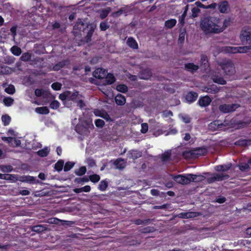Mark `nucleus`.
<instances>
[{
	"label": "nucleus",
	"mask_w": 251,
	"mask_h": 251,
	"mask_svg": "<svg viewBox=\"0 0 251 251\" xmlns=\"http://www.w3.org/2000/svg\"><path fill=\"white\" fill-rule=\"evenodd\" d=\"M95 28L94 25L78 19L74 26L73 32L75 36H81L83 34L86 33L84 40L88 43L91 41Z\"/></svg>",
	"instance_id": "1"
},
{
	"label": "nucleus",
	"mask_w": 251,
	"mask_h": 251,
	"mask_svg": "<svg viewBox=\"0 0 251 251\" xmlns=\"http://www.w3.org/2000/svg\"><path fill=\"white\" fill-rule=\"evenodd\" d=\"M220 18L209 16L203 19L201 23V27L205 33L218 34L222 32Z\"/></svg>",
	"instance_id": "2"
},
{
	"label": "nucleus",
	"mask_w": 251,
	"mask_h": 251,
	"mask_svg": "<svg viewBox=\"0 0 251 251\" xmlns=\"http://www.w3.org/2000/svg\"><path fill=\"white\" fill-rule=\"evenodd\" d=\"M224 71L226 78L233 76L235 73L234 64L231 60H228L221 62L219 64Z\"/></svg>",
	"instance_id": "3"
},
{
	"label": "nucleus",
	"mask_w": 251,
	"mask_h": 251,
	"mask_svg": "<svg viewBox=\"0 0 251 251\" xmlns=\"http://www.w3.org/2000/svg\"><path fill=\"white\" fill-rule=\"evenodd\" d=\"M250 50H251V45L237 47L225 46L222 48V51L228 53H246Z\"/></svg>",
	"instance_id": "4"
},
{
	"label": "nucleus",
	"mask_w": 251,
	"mask_h": 251,
	"mask_svg": "<svg viewBox=\"0 0 251 251\" xmlns=\"http://www.w3.org/2000/svg\"><path fill=\"white\" fill-rule=\"evenodd\" d=\"M239 37L243 44L251 45V27L248 26L243 27Z\"/></svg>",
	"instance_id": "5"
},
{
	"label": "nucleus",
	"mask_w": 251,
	"mask_h": 251,
	"mask_svg": "<svg viewBox=\"0 0 251 251\" xmlns=\"http://www.w3.org/2000/svg\"><path fill=\"white\" fill-rule=\"evenodd\" d=\"M188 174L186 175H178L174 177V180L179 184L186 185L189 184L191 181V176Z\"/></svg>",
	"instance_id": "6"
},
{
	"label": "nucleus",
	"mask_w": 251,
	"mask_h": 251,
	"mask_svg": "<svg viewBox=\"0 0 251 251\" xmlns=\"http://www.w3.org/2000/svg\"><path fill=\"white\" fill-rule=\"evenodd\" d=\"M85 125L82 124H78L75 126V131L79 134L81 135H87L89 132L88 124L85 122Z\"/></svg>",
	"instance_id": "7"
},
{
	"label": "nucleus",
	"mask_w": 251,
	"mask_h": 251,
	"mask_svg": "<svg viewBox=\"0 0 251 251\" xmlns=\"http://www.w3.org/2000/svg\"><path fill=\"white\" fill-rule=\"evenodd\" d=\"M229 177V176L228 175L214 174L213 176L207 178V182L208 184H211L215 181L228 179Z\"/></svg>",
	"instance_id": "8"
},
{
	"label": "nucleus",
	"mask_w": 251,
	"mask_h": 251,
	"mask_svg": "<svg viewBox=\"0 0 251 251\" xmlns=\"http://www.w3.org/2000/svg\"><path fill=\"white\" fill-rule=\"evenodd\" d=\"M236 105L234 104H224L219 106V110L224 113H227L232 112L235 110Z\"/></svg>",
	"instance_id": "9"
},
{
	"label": "nucleus",
	"mask_w": 251,
	"mask_h": 251,
	"mask_svg": "<svg viewBox=\"0 0 251 251\" xmlns=\"http://www.w3.org/2000/svg\"><path fill=\"white\" fill-rule=\"evenodd\" d=\"M107 71L105 69L99 68L96 69L93 72V75L94 77L100 79L105 77L106 75Z\"/></svg>",
	"instance_id": "10"
},
{
	"label": "nucleus",
	"mask_w": 251,
	"mask_h": 251,
	"mask_svg": "<svg viewBox=\"0 0 251 251\" xmlns=\"http://www.w3.org/2000/svg\"><path fill=\"white\" fill-rule=\"evenodd\" d=\"M218 9L222 13H227L230 11V7L228 2L226 0L220 2L218 4Z\"/></svg>",
	"instance_id": "11"
},
{
	"label": "nucleus",
	"mask_w": 251,
	"mask_h": 251,
	"mask_svg": "<svg viewBox=\"0 0 251 251\" xmlns=\"http://www.w3.org/2000/svg\"><path fill=\"white\" fill-rule=\"evenodd\" d=\"M212 101L211 99L209 96L206 95L200 98L198 100V104L201 107H206L208 106Z\"/></svg>",
	"instance_id": "12"
},
{
	"label": "nucleus",
	"mask_w": 251,
	"mask_h": 251,
	"mask_svg": "<svg viewBox=\"0 0 251 251\" xmlns=\"http://www.w3.org/2000/svg\"><path fill=\"white\" fill-rule=\"evenodd\" d=\"M70 63L69 59L63 60L56 63L52 67V70L55 71H58L65 66L69 65Z\"/></svg>",
	"instance_id": "13"
},
{
	"label": "nucleus",
	"mask_w": 251,
	"mask_h": 251,
	"mask_svg": "<svg viewBox=\"0 0 251 251\" xmlns=\"http://www.w3.org/2000/svg\"><path fill=\"white\" fill-rule=\"evenodd\" d=\"M193 151H194L195 158H198L201 156H204L207 153V150L204 147L196 148L193 149Z\"/></svg>",
	"instance_id": "14"
},
{
	"label": "nucleus",
	"mask_w": 251,
	"mask_h": 251,
	"mask_svg": "<svg viewBox=\"0 0 251 251\" xmlns=\"http://www.w3.org/2000/svg\"><path fill=\"white\" fill-rule=\"evenodd\" d=\"M211 78L215 83L219 84L225 85L226 83V80L219 74H213Z\"/></svg>",
	"instance_id": "15"
},
{
	"label": "nucleus",
	"mask_w": 251,
	"mask_h": 251,
	"mask_svg": "<svg viewBox=\"0 0 251 251\" xmlns=\"http://www.w3.org/2000/svg\"><path fill=\"white\" fill-rule=\"evenodd\" d=\"M127 156L129 159L135 160L141 156V153L137 150H131L127 152Z\"/></svg>",
	"instance_id": "16"
},
{
	"label": "nucleus",
	"mask_w": 251,
	"mask_h": 251,
	"mask_svg": "<svg viewBox=\"0 0 251 251\" xmlns=\"http://www.w3.org/2000/svg\"><path fill=\"white\" fill-rule=\"evenodd\" d=\"M198 215V213L196 212H187L180 213L178 217L182 219H189L196 217Z\"/></svg>",
	"instance_id": "17"
},
{
	"label": "nucleus",
	"mask_w": 251,
	"mask_h": 251,
	"mask_svg": "<svg viewBox=\"0 0 251 251\" xmlns=\"http://www.w3.org/2000/svg\"><path fill=\"white\" fill-rule=\"evenodd\" d=\"M199 68L197 65L194 64L193 63H188L184 65V69L188 72L194 73L196 72Z\"/></svg>",
	"instance_id": "18"
},
{
	"label": "nucleus",
	"mask_w": 251,
	"mask_h": 251,
	"mask_svg": "<svg viewBox=\"0 0 251 251\" xmlns=\"http://www.w3.org/2000/svg\"><path fill=\"white\" fill-rule=\"evenodd\" d=\"M198 94L195 92L190 91L186 95L185 99L189 102H194L198 98Z\"/></svg>",
	"instance_id": "19"
},
{
	"label": "nucleus",
	"mask_w": 251,
	"mask_h": 251,
	"mask_svg": "<svg viewBox=\"0 0 251 251\" xmlns=\"http://www.w3.org/2000/svg\"><path fill=\"white\" fill-rule=\"evenodd\" d=\"M48 229L47 227V225H37L33 226H32L31 227V229L32 231L37 232V233H41L47 230Z\"/></svg>",
	"instance_id": "20"
},
{
	"label": "nucleus",
	"mask_w": 251,
	"mask_h": 251,
	"mask_svg": "<svg viewBox=\"0 0 251 251\" xmlns=\"http://www.w3.org/2000/svg\"><path fill=\"white\" fill-rule=\"evenodd\" d=\"M115 100L117 105L121 106L124 105L126 102L125 97L121 94H118L116 96Z\"/></svg>",
	"instance_id": "21"
},
{
	"label": "nucleus",
	"mask_w": 251,
	"mask_h": 251,
	"mask_svg": "<svg viewBox=\"0 0 251 251\" xmlns=\"http://www.w3.org/2000/svg\"><path fill=\"white\" fill-rule=\"evenodd\" d=\"M189 176H191L192 182H199L203 181L205 179V176L201 175H194L189 174Z\"/></svg>",
	"instance_id": "22"
},
{
	"label": "nucleus",
	"mask_w": 251,
	"mask_h": 251,
	"mask_svg": "<svg viewBox=\"0 0 251 251\" xmlns=\"http://www.w3.org/2000/svg\"><path fill=\"white\" fill-rule=\"evenodd\" d=\"M127 45L133 49H137L138 45L136 40L132 37H129L126 41Z\"/></svg>",
	"instance_id": "23"
},
{
	"label": "nucleus",
	"mask_w": 251,
	"mask_h": 251,
	"mask_svg": "<svg viewBox=\"0 0 251 251\" xmlns=\"http://www.w3.org/2000/svg\"><path fill=\"white\" fill-rule=\"evenodd\" d=\"M36 96L39 97L43 96L44 98H47L49 95V93L43 89H36L34 91Z\"/></svg>",
	"instance_id": "24"
},
{
	"label": "nucleus",
	"mask_w": 251,
	"mask_h": 251,
	"mask_svg": "<svg viewBox=\"0 0 251 251\" xmlns=\"http://www.w3.org/2000/svg\"><path fill=\"white\" fill-rule=\"evenodd\" d=\"M114 165L116 166V168L118 169H123L126 166L124 160L122 158H118L114 162Z\"/></svg>",
	"instance_id": "25"
},
{
	"label": "nucleus",
	"mask_w": 251,
	"mask_h": 251,
	"mask_svg": "<svg viewBox=\"0 0 251 251\" xmlns=\"http://www.w3.org/2000/svg\"><path fill=\"white\" fill-rule=\"evenodd\" d=\"M182 156L186 159H195V156L194 155L193 150L185 151L182 153Z\"/></svg>",
	"instance_id": "26"
},
{
	"label": "nucleus",
	"mask_w": 251,
	"mask_h": 251,
	"mask_svg": "<svg viewBox=\"0 0 251 251\" xmlns=\"http://www.w3.org/2000/svg\"><path fill=\"white\" fill-rule=\"evenodd\" d=\"M106 84L107 85H111L116 81V78L112 74H106L105 76Z\"/></svg>",
	"instance_id": "27"
},
{
	"label": "nucleus",
	"mask_w": 251,
	"mask_h": 251,
	"mask_svg": "<svg viewBox=\"0 0 251 251\" xmlns=\"http://www.w3.org/2000/svg\"><path fill=\"white\" fill-rule=\"evenodd\" d=\"M231 166V164L218 165L215 167V169L218 172H226L230 168Z\"/></svg>",
	"instance_id": "28"
},
{
	"label": "nucleus",
	"mask_w": 251,
	"mask_h": 251,
	"mask_svg": "<svg viewBox=\"0 0 251 251\" xmlns=\"http://www.w3.org/2000/svg\"><path fill=\"white\" fill-rule=\"evenodd\" d=\"M35 111L40 114H48L50 112L49 108L47 106L38 107L35 108Z\"/></svg>",
	"instance_id": "29"
},
{
	"label": "nucleus",
	"mask_w": 251,
	"mask_h": 251,
	"mask_svg": "<svg viewBox=\"0 0 251 251\" xmlns=\"http://www.w3.org/2000/svg\"><path fill=\"white\" fill-rule=\"evenodd\" d=\"M151 72L148 69H145L141 73V78L148 79L151 75Z\"/></svg>",
	"instance_id": "30"
},
{
	"label": "nucleus",
	"mask_w": 251,
	"mask_h": 251,
	"mask_svg": "<svg viewBox=\"0 0 251 251\" xmlns=\"http://www.w3.org/2000/svg\"><path fill=\"white\" fill-rule=\"evenodd\" d=\"M250 140L240 139L235 142V144L239 146H247L250 144Z\"/></svg>",
	"instance_id": "31"
},
{
	"label": "nucleus",
	"mask_w": 251,
	"mask_h": 251,
	"mask_svg": "<svg viewBox=\"0 0 251 251\" xmlns=\"http://www.w3.org/2000/svg\"><path fill=\"white\" fill-rule=\"evenodd\" d=\"M176 20L175 19H171L167 20L165 23V25L166 27L172 28L176 25Z\"/></svg>",
	"instance_id": "32"
},
{
	"label": "nucleus",
	"mask_w": 251,
	"mask_h": 251,
	"mask_svg": "<svg viewBox=\"0 0 251 251\" xmlns=\"http://www.w3.org/2000/svg\"><path fill=\"white\" fill-rule=\"evenodd\" d=\"M108 183L106 180H101L99 183L98 189L101 191H104L108 187Z\"/></svg>",
	"instance_id": "33"
},
{
	"label": "nucleus",
	"mask_w": 251,
	"mask_h": 251,
	"mask_svg": "<svg viewBox=\"0 0 251 251\" xmlns=\"http://www.w3.org/2000/svg\"><path fill=\"white\" fill-rule=\"evenodd\" d=\"M220 23H221V27L222 28V32L230 25V20L225 19L223 20L222 19L220 18Z\"/></svg>",
	"instance_id": "34"
},
{
	"label": "nucleus",
	"mask_w": 251,
	"mask_h": 251,
	"mask_svg": "<svg viewBox=\"0 0 251 251\" xmlns=\"http://www.w3.org/2000/svg\"><path fill=\"white\" fill-rule=\"evenodd\" d=\"M64 162L63 160H59L54 165V169L58 172L62 170Z\"/></svg>",
	"instance_id": "35"
},
{
	"label": "nucleus",
	"mask_w": 251,
	"mask_h": 251,
	"mask_svg": "<svg viewBox=\"0 0 251 251\" xmlns=\"http://www.w3.org/2000/svg\"><path fill=\"white\" fill-rule=\"evenodd\" d=\"M186 35V30L185 29H181L180 28L179 33V36H178V42L179 43H182L184 41L185 37Z\"/></svg>",
	"instance_id": "36"
},
{
	"label": "nucleus",
	"mask_w": 251,
	"mask_h": 251,
	"mask_svg": "<svg viewBox=\"0 0 251 251\" xmlns=\"http://www.w3.org/2000/svg\"><path fill=\"white\" fill-rule=\"evenodd\" d=\"M10 50L12 54L16 56H19L22 53L21 48L16 46H13Z\"/></svg>",
	"instance_id": "37"
},
{
	"label": "nucleus",
	"mask_w": 251,
	"mask_h": 251,
	"mask_svg": "<svg viewBox=\"0 0 251 251\" xmlns=\"http://www.w3.org/2000/svg\"><path fill=\"white\" fill-rule=\"evenodd\" d=\"M1 120L3 122V125L4 126H7L9 125L11 121V118L8 115L5 114L2 116Z\"/></svg>",
	"instance_id": "38"
},
{
	"label": "nucleus",
	"mask_w": 251,
	"mask_h": 251,
	"mask_svg": "<svg viewBox=\"0 0 251 251\" xmlns=\"http://www.w3.org/2000/svg\"><path fill=\"white\" fill-rule=\"evenodd\" d=\"M87 171L85 166H81L78 169L76 170L75 172V174L78 176H82L84 175Z\"/></svg>",
	"instance_id": "39"
},
{
	"label": "nucleus",
	"mask_w": 251,
	"mask_h": 251,
	"mask_svg": "<svg viewBox=\"0 0 251 251\" xmlns=\"http://www.w3.org/2000/svg\"><path fill=\"white\" fill-rule=\"evenodd\" d=\"M69 94H68V100H73L75 101L76 100V99L77 98V96L78 95V91H75L74 92H72L71 91H69Z\"/></svg>",
	"instance_id": "40"
},
{
	"label": "nucleus",
	"mask_w": 251,
	"mask_h": 251,
	"mask_svg": "<svg viewBox=\"0 0 251 251\" xmlns=\"http://www.w3.org/2000/svg\"><path fill=\"white\" fill-rule=\"evenodd\" d=\"M155 228L153 226H147L141 228L140 231L143 233H149L155 231Z\"/></svg>",
	"instance_id": "41"
},
{
	"label": "nucleus",
	"mask_w": 251,
	"mask_h": 251,
	"mask_svg": "<svg viewBox=\"0 0 251 251\" xmlns=\"http://www.w3.org/2000/svg\"><path fill=\"white\" fill-rule=\"evenodd\" d=\"M4 105L7 107L11 106L14 103V99L11 97H5L3 100Z\"/></svg>",
	"instance_id": "42"
},
{
	"label": "nucleus",
	"mask_w": 251,
	"mask_h": 251,
	"mask_svg": "<svg viewBox=\"0 0 251 251\" xmlns=\"http://www.w3.org/2000/svg\"><path fill=\"white\" fill-rule=\"evenodd\" d=\"M116 90L120 92L125 93L128 91V87L125 84H119L116 86Z\"/></svg>",
	"instance_id": "43"
},
{
	"label": "nucleus",
	"mask_w": 251,
	"mask_h": 251,
	"mask_svg": "<svg viewBox=\"0 0 251 251\" xmlns=\"http://www.w3.org/2000/svg\"><path fill=\"white\" fill-rule=\"evenodd\" d=\"M31 58V54L30 53L25 52L22 54V55L20 57V59L22 61L27 62V61L30 60Z\"/></svg>",
	"instance_id": "44"
},
{
	"label": "nucleus",
	"mask_w": 251,
	"mask_h": 251,
	"mask_svg": "<svg viewBox=\"0 0 251 251\" xmlns=\"http://www.w3.org/2000/svg\"><path fill=\"white\" fill-rule=\"evenodd\" d=\"M219 89L216 86L214 85L210 86L209 87L207 88L206 92L212 94H216L219 92Z\"/></svg>",
	"instance_id": "45"
},
{
	"label": "nucleus",
	"mask_w": 251,
	"mask_h": 251,
	"mask_svg": "<svg viewBox=\"0 0 251 251\" xmlns=\"http://www.w3.org/2000/svg\"><path fill=\"white\" fill-rule=\"evenodd\" d=\"M49 26L51 27L52 30L58 29L61 27V23L60 22L56 21L50 23Z\"/></svg>",
	"instance_id": "46"
},
{
	"label": "nucleus",
	"mask_w": 251,
	"mask_h": 251,
	"mask_svg": "<svg viewBox=\"0 0 251 251\" xmlns=\"http://www.w3.org/2000/svg\"><path fill=\"white\" fill-rule=\"evenodd\" d=\"M49 151L47 148L41 149L37 151V154L41 157H46L49 154Z\"/></svg>",
	"instance_id": "47"
},
{
	"label": "nucleus",
	"mask_w": 251,
	"mask_h": 251,
	"mask_svg": "<svg viewBox=\"0 0 251 251\" xmlns=\"http://www.w3.org/2000/svg\"><path fill=\"white\" fill-rule=\"evenodd\" d=\"M151 220L150 219L141 220V219H137L135 220L134 222L137 225H141L144 224H148L150 223Z\"/></svg>",
	"instance_id": "48"
},
{
	"label": "nucleus",
	"mask_w": 251,
	"mask_h": 251,
	"mask_svg": "<svg viewBox=\"0 0 251 251\" xmlns=\"http://www.w3.org/2000/svg\"><path fill=\"white\" fill-rule=\"evenodd\" d=\"M89 180H90L91 182L93 183H97L100 180V176L99 175L97 174H94L89 176Z\"/></svg>",
	"instance_id": "49"
},
{
	"label": "nucleus",
	"mask_w": 251,
	"mask_h": 251,
	"mask_svg": "<svg viewBox=\"0 0 251 251\" xmlns=\"http://www.w3.org/2000/svg\"><path fill=\"white\" fill-rule=\"evenodd\" d=\"M75 163L73 162L68 161L67 162L64 167V171L68 172L70 171L75 165Z\"/></svg>",
	"instance_id": "50"
},
{
	"label": "nucleus",
	"mask_w": 251,
	"mask_h": 251,
	"mask_svg": "<svg viewBox=\"0 0 251 251\" xmlns=\"http://www.w3.org/2000/svg\"><path fill=\"white\" fill-rule=\"evenodd\" d=\"M1 170L4 173H9L13 171V167L11 165H1Z\"/></svg>",
	"instance_id": "51"
},
{
	"label": "nucleus",
	"mask_w": 251,
	"mask_h": 251,
	"mask_svg": "<svg viewBox=\"0 0 251 251\" xmlns=\"http://www.w3.org/2000/svg\"><path fill=\"white\" fill-rule=\"evenodd\" d=\"M74 181L76 183L81 184L82 183L88 182L89 178L86 176L83 177H76Z\"/></svg>",
	"instance_id": "52"
},
{
	"label": "nucleus",
	"mask_w": 251,
	"mask_h": 251,
	"mask_svg": "<svg viewBox=\"0 0 251 251\" xmlns=\"http://www.w3.org/2000/svg\"><path fill=\"white\" fill-rule=\"evenodd\" d=\"M171 152L167 151L163 153L161 155V160L163 162L168 161L171 157Z\"/></svg>",
	"instance_id": "53"
},
{
	"label": "nucleus",
	"mask_w": 251,
	"mask_h": 251,
	"mask_svg": "<svg viewBox=\"0 0 251 251\" xmlns=\"http://www.w3.org/2000/svg\"><path fill=\"white\" fill-rule=\"evenodd\" d=\"M192 17L193 18H196L199 16V14L201 13V10L198 7H193L192 10Z\"/></svg>",
	"instance_id": "54"
},
{
	"label": "nucleus",
	"mask_w": 251,
	"mask_h": 251,
	"mask_svg": "<svg viewBox=\"0 0 251 251\" xmlns=\"http://www.w3.org/2000/svg\"><path fill=\"white\" fill-rule=\"evenodd\" d=\"M60 103L58 101L56 100H53L52 101L50 104V107L52 109H57L59 108Z\"/></svg>",
	"instance_id": "55"
},
{
	"label": "nucleus",
	"mask_w": 251,
	"mask_h": 251,
	"mask_svg": "<svg viewBox=\"0 0 251 251\" xmlns=\"http://www.w3.org/2000/svg\"><path fill=\"white\" fill-rule=\"evenodd\" d=\"M5 92L8 94L12 95L15 92V89L13 85H10L5 89Z\"/></svg>",
	"instance_id": "56"
},
{
	"label": "nucleus",
	"mask_w": 251,
	"mask_h": 251,
	"mask_svg": "<svg viewBox=\"0 0 251 251\" xmlns=\"http://www.w3.org/2000/svg\"><path fill=\"white\" fill-rule=\"evenodd\" d=\"M239 168L242 172H247L249 170L250 167L247 163H242L239 165Z\"/></svg>",
	"instance_id": "57"
},
{
	"label": "nucleus",
	"mask_w": 251,
	"mask_h": 251,
	"mask_svg": "<svg viewBox=\"0 0 251 251\" xmlns=\"http://www.w3.org/2000/svg\"><path fill=\"white\" fill-rule=\"evenodd\" d=\"M24 179L23 180L24 181H25L27 182H29L30 183H33L36 180L35 177L32 176H25L24 177Z\"/></svg>",
	"instance_id": "58"
},
{
	"label": "nucleus",
	"mask_w": 251,
	"mask_h": 251,
	"mask_svg": "<svg viewBox=\"0 0 251 251\" xmlns=\"http://www.w3.org/2000/svg\"><path fill=\"white\" fill-rule=\"evenodd\" d=\"M61 87L62 84L58 82H54L51 85L52 89L55 91L60 90L61 88Z\"/></svg>",
	"instance_id": "59"
},
{
	"label": "nucleus",
	"mask_w": 251,
	"mask_h": 251,
	"mask_svg": "<svg viewBox=\"0 0 251 251\" xmlns=\"http://www.w3.org/2000/svg\"><path fill=\"white\" fill-rule=\"evenodd\" d=\"M95 124L97 127L100 128L103 127L105 125L104 121L100 119L96 120L95 121Z\"/></svg>",
	"instance_id": "60"
},
{
	"label": "nucleus",
	"mask_w": 251,
	"mask_h": 251,
	"mask_svg": "<svg viewBox=\"0 0 251 251\" xmlns=\"http://www.w3.org/2000/svg\"><path fill=\"white\" fill-rule=\"evenodd\" d=\"M100 27L101 31H105L109 28V25H108L106 22H102L100 23Z\"/></svg>",
	"instance_id": "61"
},
{
	"label": "nucleus",
	"mask_w": 251,
	"mask_h": 251,
	"mask_svg": "<svg viewBox=\"0 0 251 251\" xmlns=\"http://www.w3.org/2000/svg\"><path fill=\"white\" fill-rule=\"evenodd\" d=\"M69 94V91H66L63 93H61L59 96V98L62 100H68V95Z\"/></svg>",
	"instance_id": "62"
},
{
	"label": "nucleus",
	"mask_w": 251,
	"mask_h": 251,
	"mask_svg": "<svg viewBox=\"0 0 251 251\" xmlns=\"http://www.w3.org/2000/svg\"><path fill=\"white\" fill-rule=\"evenodd\" d=\"M7 180H10L11 182H16L17 180L16 176L14 174H7Z\"/></svg>",
	"instance_id": "63"
},
{
	"label": "nucleus",
	"mask_w": 251,
	"mask_h": 251,
	"mask_svg": "<svg viewBox=\"0 0 251 251\" xmlns=\"http://www.w3.org/2000/svg\"><path fill=\"white\" fill-rule=\"evenodd\" d=\"M100 116L105 119L106 121H112L109 114L106 112L101 113Z\"/></svg>",
	"instance_id": "64"
}]
</instances>
